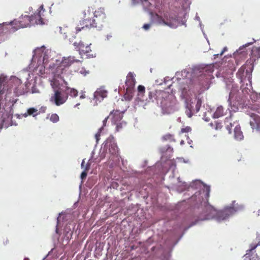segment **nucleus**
<instances>
[{
    "label": "nucleus",
    "instance_id": "f257e3e1",
    "mask_svg": "<svg viewBox=\"0 0 260 260\" xmlns=\"http://www.w3.org/2000/svg\"><path fill=\"white\" fill-rule=\"evenodd\" d=\"M90 13L91 10L89 8L84 12L83 19L80 22V25H78L76 27V33L85 28L95 27L100 29L107 22V19L104 8H100L96 10L93 13V17L92 19L89 17Z\"/></svg>",
    "mask_w": 260,
    "mask_h": 260
},
{
    "label": "nucleus",
    "instance_id": "a878e982",
    "mask_svg": "<svg viewBox=\"0 0 260 260\" xmlns=\"http://www.w3.org/2000/svg\"><path fill=\"white\" fill-rule=\"evenodd\" d=\"M50 120L53 122H56L59 120V117L56 114H53L51 115Z\"/></svg>",
    "mask_w": 260,
    "mask_h": 260
},
{
    "label": "nucleus",
    "instance_id": "f03ea898",
    "mask_svg": "<svg viewBox=\"0 0 260 260\" xmlns=\"http://www.w3.org/2000/svg\"><path fill=\"white\" fill-rule=\"evenodd\" d=\"M235 202L233 203V207H229L220 211H217L211 205H206L204 209L203 214L204 217H201V220H208L215 217L218 221H221L228 218L230 215L234 214L237 210L241 209L242 207L237 208H235Z\"/></svg>",
    "mask_w": 260,
    "mask_h": 260
},
{
    "label": "nucleus",
    "instance_id": "412c9836",
    "mask_svg": "<svg viewBox=\"0 0 260 260\" xmlns=\"http://www.w3.org/2000/svg\"><path fill=\"white\" fill-rule=\"evenodd\" d=\"M90 168V165L89 164H86L85 168V170L82 172L81 174V178L83 180L85 179L87 176V171H88Z\"/></svg>",
    "mask_w": 260,
    "mask_h": 260
},
{
    "label": "nucleus",
    "instance_id": "a19ab883",
    "mask_svg": "<svg viewBox=\"0 0 260 260\" xmlns=\"http://www.w3.org/2000/svg\"><path fill=\"white\" fill-rule=\"evenodd\" d=\"M252 43H247V44H245V47L248 46L249 45L252 44Z\"/></svg>",
    "mask_w": 260,
    "mask_h": 260
},
{
    "label": "nucleus",
    "instance_id": "2eb2a0df",
    "mask_svg": "<svg viewBox=\"0 0 260 260\" xmlns=\"http://www.w3.org/2000/svg\"><path fill=\"white\" fill-rule=\"evenodd\" d=\"M45 11V9L44 8V7L43 5L41 6L39 8V12L36 14H35V17L36 19H38L39 23L40 24H43L44 23V20L43 18L42 17V15L43 16L42 14L43 13H44Z\"/></svg>",
    "mask_w": 260,
    "mask_h": 260
},
{
    "label": "nucleus",
    "instance_id": "393cba45",
    "mask_svg": "<svg viewBox=\"0 0 260 260\" xmlns=\"http://www.w3.org/2000/svg\"><path fill=\"white\" fill-rule=\"evenodd\" d=\"M211 125L214 126L215 129L216 130L221 129V128L222 127L221 123L217 121H215L214 123H211Z\"/></svg>",
    "mask_w": 260,
    "mask_h": 260
},
{
    "label": "nucleus",
    "instance_id": "39448f33",
    "mask_svg": "<svg viewBox=\"0 0 260 260\" xmlns=\"http://www.w3.org/2000/svg\"><path fill=\"white\" fill-rule=\"evenodd\" d=\"M232 116L226 117L225 120V122L227 124L226 126V129L229 131V133H231L232 128L234 127V137L238 140H241L243 138V133L241 130V127L237 122H232Z\"/></svg>",
    "mask_w": 260,
    "mask_h": 260
},
{
    "label": "nucleus",
    "instance_id": "dca6fc26",
    "mask_svg": "<svg viewBox=\"0 0 260 260\" xmlns=\"http://www.w3.org/2000/svg\"><path fill=\"white\" fill-rule=\"evenodd\" d=\"M107 95V91L102 89H99L94 94V98L98 100L99 99V98H101L102 99H103L104 98H106Z\"/></svg>",
    "mask_w": 260,
    "mask_h": 260
},
{
    "label": "nucleus",
    "instance_id": "cd10ccee",
    "mask_svg": "<svg viewBox=\"0 0 260 260\" xmlns=\"http://www.w3.org/2000/svg\"><path fill=\"white\" fill-rule=\"evenodd\" d=\"M138 91L140 94H143L145 91V88L143 85H139L138 87Z\"/></svg>",
    "mask_w": 260,
    "mask_h": 260
},
{
    "label": "nucleus",
    "instance_id": "6ab92c4d",
    "mask_svg": "<svg viewBox=\"0 0 260 260\" xmlns=\"http://www.w3.org/2000/svg\"><path fill=\"white\" fill-rule=\"evenodd\" d=\"M67 90H68V92L67 93H68V95L69 94L71 96L76 97L77 96L78 91L76 89L67 87Z\"/></svg>",
    "mask_w": 260,
    "mask_h": 260
},
{
    "label": "nucleus",
    "instance_id": "20e7f679",
    "mask_svg": "<svg viewBox=\"0 0 260 260\" xmlns=\"http://www.w3.org/2000/svg\"><path fill=\"white\" fill-rule=\"evenodd\" d=\"M154 20L160 25L168 26L170 27H174V22L176 21V18L172 13L169 11H165L162 16L155 13L153 15Z\"/></svg>",
    "mask_w": 260,
    "mask_h": 260
},
{
    "label": "nucleus",
    "instance_id": "f8f14e48",
    "mask_svg": "<svg viewBox=\"0 0 260 260\" xmlns=\"http://www.w3.org/2000/svg\"><path fill=\"white\" fill-rule=\"evenodd\" d=\"M135 83L136 80L132 72H129L126 76L125 82L127 92H131L133 90Z\"/></svg>",
    "mask_w": 260,
    "mask_h": 260
},
{
    "label": "nucleus",
    "instance_id": "f3484780",
    "mask_svg": "<svg viewBox=\"0 0 260 260\" xmlns=\"http://www.w3.org/2000/svg\"><path fill=\"white\" fill-rule=\"evenodd\" d=\"M223 108L222 106H219L217 108L215 112L214 113L213 116L215 118H218L223 115Z\"/></svg>",
    "mask_w": 260,
    "mask_h": 260
},
{
    "label": "nucleus",
    "instance_id": "58836bf2",
    "mask_svg": "<svg viewBox=\"0 0 260 260\" xmlns=\"http://www.w3.org/2000/svg\"><path fill=\"white\" fill-rule=\"evenodd\" d=\"M85 98V94L84 93H82L80 96V99H84Z\"/></svg>",
    "mask_w": 260,
    "mask_h": 260
},
{
    "label": "nucleus",
    "instance_id": "4c0bfd02",
    "mask_svg": "<svg viewBox=\"0 0 260 260\" xmlns=\"http://www.w3.org/2000/svg\"><path fill=\"white\" fill-rule=\"evenodd\" d=\"M243 72H244V69L242 67L240 68L238 71V73H243Z\"/></svg>",
    "mask_w": 260,
    "mask_h": 260
},
{
    "label": "nucleus",
    "instance_id": "aec40b11",
    "mask_svg": "<svg viewBox=\"0 0 260 260\" xmlns=\"http://www.w3.org/2000/svg\"><path fill=\"white\" fill-rule=\"evenodd\" d=\"M37 110L34 108H31L27 110V113L24 114V116L26 117L28 115H33L34 116L37 115L38 114L37 113Z\"/></svg>",
    "mask_w": 260,
    "mask_h": 260
},
{
    "label": "nucleus",
    "instance_id": "e433bc0d",
    "mask_svg": "<svg viewBox=\"0 0 260 260\" xmlns=\"http://www.w3.org/2000/svg\"><path fill=\"white\" fill-rule=\"evenodd\" d=\"M84 163H85V159H83V160L82 161V163H81V168L85 170V167L84 166Z\"/></svg>",
    "mask_w": 260,
    "mask_h": 260
},
{
    "label": "nucleus",
    "instance_id": "37998d69",
    "mask_svg": "<svg viewBox=\"0 0 260 260\" xmlns=\"http://www.w3.org/2000/svg\"><path fill=\"white\" fill-rule=\"evenodd\" d=\"M150 93H151L150 92ZM149 98H150V99H152V98H151V97H150V96H151L150 94H149Z\"/></svg>",
    "mask_w": 260,
    "mask_h": 260
},
{
    "label": "nucleus",
    "instance_id": "1a4fd4ad",
    "mask_svg": "<svg viewBox=\"0 0 260 260\" xmlns=\"http://www.w3.org/2000/svg\"><path fill=\"white\" fill-rule=\"evenodd\" d=\"M105 147L108 148L109 153L112 155H116L118 154V148L113 136H110L107 139L105 142Z\"/></svg>",
    "mask_w": 260,
    "mask_h": 260
},
{
    "label": "nucleus",
    "instance_id": "6e6552de",
    "mask_svg": "<svg viewBox=\"0 0 260 260\" xmlns=\"http://www.w3.org/2000/svg\"><path fill=\"white\" fill-rule=\"evenodd\" d=\"M68 98V93L60 90H56L54 94L51 97L50 101L54 102L56 106L64 104Z\"/></svg>",
    "mask_w": 260,
    "mask_h": 260
},
{
    "label": "nucleus",
    "instance_id": "b1692460",
    "mask_svg": "<svg viewBox=\"0 0 260 260\" xmlns=\"http://www.w3.org/2000/svg\"><path fill=\"white\" fill-rule=\"evenodd\" d=\"M201 105H202V101L200 99H198L197 100V102L196 104V107H195V110H193L194 111H195L196 112H198L200 109V108L201 107Z\"/></svg>",
    "mask_w": 260,
    "mask_h": 260
},
{
    "label": "nucleus",
    "instance_id": "a211bd4d",
    "mask_svg": "<svg viewBox=\"0 0 260 260\" xmlns=\"http://www.w3.org/2000/svg\"><path fill=\"white\" fill-rule=\"evenodd\" d=\"M162 140L164 141H169L170 142H175L174 136L170 134H167L162 137Z\"/></svg>",
    "mask_w": 260,
    "mask_h": 260
},
{
    "label": "nucleus",
    "instance_id": "f704fd0d",
    "mask_svg": "<svg viewBox=\"0 0 260 260\" xmlns=\"http://www.w3.org/2000/svg\"><path fill=\"white\" fill-rule=\"evenodd\" d=\"M4 32V28L3 24H0V35L3 34Z\"/></svg>",
    "mask_w": 260,
    "mask_h": 260
},
{
    "label": "nucleus",
    "instance_id": "49530a36",
    "mask_svg": "<svg viewBox=\"0 0 260 260\" xmlns=\"http://www.w3.org/2000/svg\"><path fill=\"white\" fill-rule=\"evenodd\" d=\"M79 105H80V104H76V106H79Z\"/></svg>",
    "mask_w": 260,
    "mask_h": 260
},
{
    "label": "nucleus",
    "instance_id": "a18cd8bd",
    "mask_svg": "<svg viewBox=\"0 0 260 260\" xmlns=\"http://www.w3.org/2000/svg\"><path fill=\"white\" fill-rule=\"evenodd\" d=\"M61 28L60 27V33H61V34H62V32H61Z\"/></svg>",
    "mask_w": 260,
    "mask_h": 260
},
{
    "label": "nucleus",
    "instance_id": "09e8293b",
    "mask_svg": "<svg viewBox=\"0 0 260 260\" xmlns=\"http://www.w3.org/2000/svg\"><path fill=\"white\" fill-rule=\"evenodd\" d=\"M57 230H58V229H56V232H57Z\"/></svg>",
    "mask_w": 260,
    "mask_h": 260
},
{
    "label": "nucleus",
    "instance_id": "c756f323",
    "mask_svg": "<svg viewBox=\"0 0 260 260\" xmlns=\"http://www.w3.org/2000/svg\"><path fill=\"white\" fill-rule=\"evenodd\" d=\"M191 128L189 126H186V127L182 128L181 130V133H188L191 131Z\"/></svg>",
    "mask_w": 260,
    "mask_h": 260
},
{
    "label": "nucleus",
    "instance_id": "c85d7f7f",
    "mask_svg": "<svg viewBox=\"0 0 260 260\" xmlns=\"http://www.w3.org/2000/svg\"><path fill=\"white\" fill-rule=\"evenodd\" d=\"M132 92V91H131V92L126 91V93L124 94V98L126 100L130 101L132 99V95H130V93H131Z\"/></svg>",
    "mask_w": 260,
    "mask_h": 260
},
{
    "label": "nucleus",
    "instance_id": "2f4dec72",
    "mask_svg": "<svg viewBox=\"0 0 260 260\" xmlns=\"http://www.w3.org/2000/svg\"><path fill=\"white\" fill-rule=\"evenodd\" d=\"M151 26V24H144L143 26V28L146 30H148Z\"/></svg>",
    "mask_w": 260,
    "mask_h": 260
},
{
    "label": "nucleus",
    "instance_id": "bb28decb",
    "mask_svg": "<svg viewBox=\"0 0 260 260\" xmlns=\"http://www.w3.org/2000/svg\"><path fill=\"white\" fill-rule=\"evenodd\" d=\"M76 71L84 75L88 73V72H87L86 70L83 67L79 68Z\"/></svg>",
    "mask_w": 260,
    "mask_h": 260
},
{
    "label": "nucleus",
    "instance_id": "ea45409f",
    "mask_svg": "<svg viewBox=\"0 0 260 260\" xmlns=\"http://www.w3.org/2000/svg\"><path fill=\"white\" fill-rule=\"evenodd\" d=\"M256 111L257 112V113L260 114V106H259L258 107L256 108Z\"/></svg>",
    "mask_w": 260,
    "mask_h": 260
},
{
    "label": "nucleus",
    "instance_id": "4468645a",
    "mask_svg": "<svg viewBox=\"0 0 260 260\" xmlns=\"http://www.w3.org/2000/svg\"><path fill=\"white\" fill-rule=\"evenodd\" d=\"M110 115L112 116V120L114 123L120 121L123 117V114L119 110L113 111Z\"/></svg>",
    "mask_w": 260,
    "mask_h": 260
},
{
    "label": "nucleus",
    "instance_id": "423d86ee",
    "mask_svg": "<svg viewBox=\"0 0 260 260\" xmlns=\"http://www.w3.org/2000/svg\"><path fill=\"white\" fill-rule=\"evenodd\" d=\"M31 18L28 15L21 16L18 20H14L11 22L12 25H14L13 27L14 28L13 31H15L20 28H24L29 26Z\"/></svg>",
    "mask_w": 260,
    "mask_h": 260
},
{
    "label": "nucleus",
    "instance_id": "c9c22d12",
    "mask_svg": "<svg viewBox=\"0 0 260 260\" xmlns=\"http://www.w3.org/2000/svg\"><path fill=\"white\" fill-rule=\"evenodd\" d=\"M209 192H210V188H209V187H208L206 188V196H207V197H209Z\"/></svg>",
    "mask_w": 260,
    "mask_h": 260
},
{
    "label": "nucleus",
    "instance_id": "ddd939ff",
    "mask_svg": "<svg viewBox=\"0 0 260 260\" xmlns=\"http://www.w3.org/2000/svg\"><path fill=\"white\" fill-rule=\"evenodd\" d=\"M256 246L247 251V253L244 255V260H258L259 258L255 252L254 251Z\"/></svg>",
    "mask_w": 260,
    "mask_h": 260
},
{
    "label": "nucleus",
    "instance_id": "72a5a7b5",
    "mask_svg": "<svg viewBox=\"0 0 260 260\" xmlns=\"http://www.w3.org/2000/svg\"><path fill=\"white\" fill-rule=\"evenodd\" d=\"M108 117L105 118L104 119V120L103 121V129L104 128V127L106 126V123H107V120H108Z\"/></svg>",
    "mask_w": 260,
    "mask_h": 260
},
{
    "label": "nucleus",
    "instance_id": "4be33fe9",
    "mask_svg": "<svg viewBox=\"0 0 260 260\" xmlns=\"http://www.w3.org/2000/svg\"><path fill=\"white\" fill-rule=\"evenodd\" d=\"M252 54L253 56L258 58H260V47L256 48L252 50Z\"/></svg>",
    "mask_w": 260,
    "mask_h": 260
},
{
    "label": "nucleus",
    "instance_id": "7ed1b4c3",
    "mask_svg": "<svg viewBox=\"0 0 260 260\" xmlns=\"http://www.w3.org/2000/svg\"><path fill=\"white\" fill-rule=\"evenodd\" d=\"M77 63L79 66H82V62L75 58L74 56H70L68 57H63L62 60L57 67L55 70L56 75L62 79L65 84L67 82L64 80V78L67 77L70 74L69 67L74 63Z\"/></svg>",
    "mask_w": 260,
    "mask_h": 260
},
{
    "label": "nucleus",
    "instance_id": "79ce46f5",
    "mask_svg": "<svg viewBox=\"0 0 260 260\" xmlns=\"http://www.w3.org/2000/svg\"><path fill=\"white\" fill-rule=\"evenodd\" d=\"M3 128V124L1 122L0 123V131L2 129V128Z\"/></svg>",
    "mask_w": 260,
    "mask_h": 260
},
{
    "label": "nucleus",
    "instance_id": "0eeeda50",
    "mask_svg": "<svg viewBox=\"0 0 260 260\" xmlns=\"http://www.w3.org/2000/svg\"><path fill=\"white\" fill-rule=\"evenodd\" d=\"M74 45L78 49L81 55H85L87 58L95 57V54L93 53L90 46L91 44L89 45L87 44L85 45L83 42H80L78 43L75 42Z\"/></svg>",
    "mask_w": 260,
    "mask_h": 260
},
{
    "label": "nucleus",
    "instance_id": "7c9ffc66",
    "mask_svg": "<svg viewBox=\"0 0 260 260\" xmlns=\"http://www.w3.org/2000/svg\"><path fill=\"white\" fill-rule=\"evenodd\" d=\"M102 130H103V127H101L99 129V132L95 135V138H96L97 141L99 140V138L101 136V133L102 132Z\"/></svg>",
    "mask_w": 260,
    "mask_h": 260
},
{
    "label": "nucleus",
    "instance_id": "473e14b6",
    "mask_svg": "<svg viewBox=\"0 0 260 260\" xmlns=\"http://www.w3.org/2000/svg\"><path fill=\"white\" fill-rule=\"evenodd\" d=\"M186 112L189 117H191L193 115V113L190 109H189L188 110L186 111Z\"/></svg>",
    "mask_w": 260,
    "mask_h": 260
},
{
    "label": "nucleus",
    "instance_id": "9d476101",
    "mask_svg": "<svg viewBox=\"0 0 260 260\" xmlns=\"http://www.w3.org/2000/svg\"><path fill=\"white\" fill-rule=\"evenodd\" d=\"M175 104V99L173 95L170 94H167L166 98H164L160 102L162 109L167 111L171 110Z\"/></svg>",
    "mask_w": 260,
    "mask_h": 260
},
{
    "label": "nucleus",
    "instance_id": "5701e85b",
    "mask_svg": "<svg viewBox=\"0 0 260 260\" xmlns=\"http://www.w3.org/2000/svg\"><path fill=\"white\" fill-rule=\"evenodd\" d=\"M116 124V130L117 131H120L123 126L126 125V123L123 121H119L115 123Z\"/></svg>",
    "mask_w": 260,
    "mask_h": 260
},
{
    "label": "nucleus",
    "instance_id": "c03bdc74",
    "mask_svg": "<svg viewBox=\"0 0 260 260\" xmlns=\"http://www.w3.org/2000/svg\"><path fill=\"white\" fill-rule=\"evenodd\" d=\"M2 84V80H1V78H0V85H1Z\"/></svg>",
    "mask_w": 260,
    "mask_h": 260
},
{
    "label": "nucleus",
    "instance_id": "de8ad7c7",
    "mask_svg": "<svg viewBox=\"0 0 260 260\" xmlns=\"http://www.w3.org/2000/svg\"><path fill=\"white\" fill-rule=\"evenodd\" d=\"M223 53V51H222V52L221 53V54H222Z\"/></svg>",
    "mask_w": 260,
    "mask_h": 260
},
{
    "label": "nucleus",
    "instance_id": "9b49d317",
    "mask_svg": "<svg viewBox=\"0 0 260 260\" xmlns=\"http://www.w3.org/2000/svg\"><path fill=\"white\" fill-rule=\"evenodd\" d=\"M249 116L251 117L250 125L251 128L260 133V116L253 113H250Z\"/></svg>",
    "mask_w": 260,
    "mask_h": 260
}]
</instances>
